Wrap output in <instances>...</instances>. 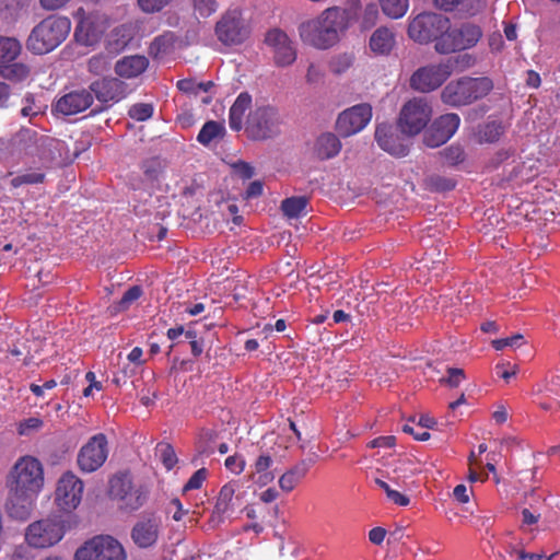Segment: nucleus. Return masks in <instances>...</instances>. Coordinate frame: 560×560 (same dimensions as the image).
<instances>
[{
	"instance_id": "cd10ccee",
	"label": "nucleus",
	"mask_w": 560,
	"mask_h": 560,
	"mask_svg": "<svg viewBox=\"0 0 560 560\" xmlns=\"http://www.w3.org/2000/svg\"><path fill=\"white\" fill-rule=\"evenodd\" d=\"M341 150V142L331 132L320 135L315 142L314 151L320 160H328L336 156Z\"/></svg>"
},
{
	"instance_id": "de8ad7c7",
	"label": "nucleus",
	"mask_w": 560,
	"mask_h": 560,
	"mask_svg": "<svg viewBox=\"0 0 560 560\" xmlns=\"http://www.w3.org/2000/svg\"><path fill=\"white\" fill-rule=\"evenodd\" d=\"M158 451L160 452L161 460L167 470H171L177 463V457L174 448L170 444H159Z\"/></svg>"
},
{
	"instance_id": "f03ea898",
	"label": "nucleus",
	"mask_w": 560,
	"mask_h": 560,
	"mask_svg": "<svg viewBox=\"0 0 560 560\" xmlns=\"http://www.w3.org/2000/svg\"><path fill=\"white\" fill-rule=\"evenodd\" d=\"M360 0H348L349 8L331 7L325 9L317 18L301 23L298 27L301 40L317 49H328L339 40L350 21L358 18Z\"/></svg>"
},
{
	"instance_id": "2eb2a0df",
	"label": "nucleus",
	"mask_w": 560,
	"mask_h": 560,
	"mask_svg": "<svg viewBox=\"0 0 560 560\" xmlns=\"http://www.w3.org/2000/svg\"><path fill=\"white\" fill-rule=\"evenodd\" d=\"M108 456L106 435L98 433L85 443L78 454V466L83 472H93L101 468Z\"/></svg>"
},
{
	"instance_id": "ea45409f",
	"label": "nucleus",
	"mask_w": 560,
	"mask_h": 560,
	"mask_svg": "<svg viewBox=\"0 0 560 560\" xmlns=\"http://www.w3.org/2000/svg\"><path fill=\"white\" fill-rule=\"evenodd\" d=\"M1 74L9 80L23 81L28 77L30 69L23 63H11L2 67Z\"/></svg>"
},
{
	"instance_id": "423d86ee",
	"label": "nucleus",
	"mask_w": 560,
	"mask_h": 560,
	"mask_svg": "<svg viewBox=\"0 0 560 560\" xmlns=\"http://www.w3.org/2000/svg\"><path fill=\"white\" fill-rule=\"evenodd\" d=\"M108 494L119 510L131 513L144 505L149 491L142 485H133L129 471H119L109 479Z\"/></svg>"
},
{
	"instance_id": "6e6d98bb",
	"label": "nucleus",
	"mask_w": 560,
	"mask_h": 560,
	"mask_svg": "<svg viewBox=\"0 0 560 560\" xmlns=\"http://www.w3.org/2000/svg\"><path fill=\"white\" fill-rule=\"evenodd\" d=\"M224 465L230 471L240 475L245 468V460L242 456L232 455L226 457Z\"/></svg>"
},
{
	"instance_id": "6e6552de",
	"label": "nucleus",
	"mask_w": 560,
	"mask_h": 560,
	"mask_svg": "<svg viewBox=\"0 0 560 560\" xmlns=\"http://www.w3.org/2000/svg\"><path fill=\"white\" fill-rule=\"evenodd\" d=\"M11 486L39 493L44 486L42 463L30 455L20 457L10 471Z\"/></svg>"
},
{
	"instance_id": "58836bf2",
	"label": "nucleus",
	"mask_w": 560,
	"mask_h": 560,
	"mask_svg": "<svg viewBox=\"0 0 560 560\" xmlns=\"http://www.w3.org/2000/svg\"><path fill=\"white\" fill-rule=\"evenodd\" d=\"M383 12L392 18L399 19L405 15L408 10V0H380Z\"/></svg>"
},
{
	"instance_id": "dca6fc26",
	"label": "nucleus",
	"mask_w": 560,
	"mask_h": 560,
	"mask_svg": "<svg viewBox=\"0 0 560 560\" xmlns=\"http://www.w3.org/2000/svg\"><path fill=\"white\" fill-rule=\"evenodd\" d=\"M452 74L448 63L429 65L419 68L410 77V88L421 93L439 89Z\"/></svg>"
},
{
	"instance_id": "e433bc0d",
	"label": "nucleus",
	"mask_w": 560,
	"mask_h": 560,
	"mask_svg": "<svg viewBox=\"0 0 560 560\" xmlns=\"http://www.w3.org/2000/svg\"><path fill=\"white\" fill-rule=\"evenodd\" d=\"M503 133V127L498 121H489L481 126L477 132L479 142L492 143L500 139Z\"/></svg>"
},
{
	"instance_id": "412c9836",
	"label": "nucleus",
	"mask_w": 560,
	"mask_h": 560,
	"mask_svg": "<svg viewBox=\"0 0 560 560\" xmlns=\"http://www.w3.org/2000/svg\"><path fill=\"white\" fill-rule=\"evenodd\" d=\"M38 493L10 485L9 497L5 502V511L11 518L26 521L30 518Z\"/></svg>"
},
{
	"instance_id": "f3484780",
	"label": "nucleus",
	"mask_w": 560,
	"mask_h": 560,
	"mask_svg": "<svg viewBox=\"0 0 560 560\" xmlns=\"http://www.w3.org/2000/svg\"><path fill=\"white\" fill-rule=\"evenodd\" d=\"M83 481L72 471L65 472L58 480L55 501L57 505L70 512L78 508L82 500Z\"/></svg>"
},
{
	"instance_id": "c85d7f7f",
	"label": "nucleus",
	"mask_w": 560,
	"mask_h": 560,
	"mask_svg": "<svg viewBox=\"0 0 560 560\" xmlns=\"http://www.w3.org/2000/svg\"><path fill=\"white\" fill-rule=\"evenodd\" d=\"M429 382H439L441 384L446 385H458L462 382L466 381V375L464 370L457 368H444V371L435 370L431 365L429 366V371L427 372Z\"/></svg>"
},
{
	"instance_id": "864d4df0",
	"label": "nucleus",
	"mask_w": 560,
	"mask_h": 560,
	"mask_svg": "<svg viewBox=\"0 0 560 560\" xmlns=\"http://www.w3.org/2000/svg\"><path fill=\"white\" fill-rule=\"evenodd\" d=\"M137 396L143 406L150 407L153 406L155 399L159 398V393L155 387H141V389L137 393Z\"/></svg>"
},
{
	"instance_id": "69168bd1",
	"label": "nucleus",
	"mask_w": 560,
	"mask_h": 560,
	"mask_svg": "<svg viewBox=\"0 0 560 560\" xmlns=\"http://www.w3.org/2000/svg\"><path fill=\"white\" fill-rule=\"evenodd\" d=\"M453 495L459 503H467L469 501L468 489L463 483L454 488Z\"/></svg>"
},
{
	"instance_id": "f8f14e48",
	"label": "nucleus",
	"mask_w": 560,
	"mask_h": 560,
	"mask_svg": "<svg viewBox=\"0 0 560 560\" xmlns=\"http://www.w3.org/2000/svg\"><path fill=\"white\" fill-rule=\"evenodd\" d=\"M74 16L78 19L74 36L83 45L96 44L108 27L106 15L98 12L86 13L80 8Z\"/></svg>"
},
{
	"instance_id": "2f4dec72",
	"label": "nucleus",
	"mask_w": 560,
	"mask_h": 560,
	"mask_svg": "<svg viewBox=\"0 0 560 560\" xmlns=\"http://www.w3.org/2000/svg\"><path fill=\"white\" fill-rule=\"evenodd\" d=\"M234 494V485L226 483L221 488L212 513L213 517H217L219 521H221L224 515L232 510V501Z\"/></svg>"
},
{
	"instance_id": "b1692460",
	"label": "nucleus",
	"mask_w": 560,
	"mask_h": 560,
	"mask_svg": "<svg viewBox=\"0 0 560 560\" xmlns=\"http://www.w3.org/2000/svg\"><path fill=\"white\" fill-rule=\"evenodd\" d=\"M93 103V94L85 89L71 91L61 96L55 108L62 115H75L88 109Z\"/></svg>"
},
{
	"instance_id": "c9c22d12",
	"label": "nucleus",
	"mask_w": 560,
	"mask_h": 560,
	"mask_svg": "<svg viewBox=\"0 0 560 560\" xmlns=\"http://www.w3.org/2000/svg\"><path fill=\"white\" fill-rule=\"evenodd\" d=\"M46 179V175L39 167L36 171H27L25 173L19 174L14 176L10 180V186L12 188H19L22 185H37L43 184Z\"/></svg>"
},
{
	"instance_id": "20e7f679",
	"label": "nucleus",
	"mask_w": 560,
	"mask_h": 560,
	"mask_svg": "<svg viewBox=\"0 0 560 560\" xmlns=\"http://www.w3.org/2000/svg\"><path fill=\"white\" fill-rule=\"evenodd\" d=\"M71 22L65 16H48L31 32L26 46L34 54L43 55L58 47L68 36Z\"/></svg>"
},
{
	"instance_id": "a878e982",
	"label": "nucleus",
	"mask_w": 560,
	"mask_h": 560,
	"mask_svg": "<svg viewBox=\"0 0 560 560\" xmlns=\"http://www.w3.org/2000/svg\"><path fill=\"white\" fill-rule=\"evenodd\" d=\"M395 46L396 35L386 26L376 28L369 39V48L375 56H388Z\"/></svg>"
},
{
	"instance_id": "774afa93",
	"label": "nucleus",
	"mask_w": 560,
	"mask_h": 560,
	"mask_svg": "<svg viewBox=\"0 0 560 560\" xmlns=\"http://www.w3.org/2000/svg\"><path fill=\"white\" fill-rule=\"evenodd\" d=\"M234 167L243 178H250L254 176L253 166L246 162H238L234 165Z\"/></svg>"
},
{
	"instance_id": "0e129e2a",
	"label": "nucleus",
	"mask_w": 560,
	"mask_h": 560,
	"mask_svg": "<svg viewBox=\"0 0 560 560\" xmlns=\"http://www.w3.org/2000/svg\"><path fill=\"white\" fill-rule=\"evenodd\" d=\"M386 536V529L383 527H374L369 532V540L374 545H381Z\"/></svg>"
},
{
	"instance_id": "39448f33",
	"label": "nucleus",
	"mask_w": 560,
	"mask_h": 560,
	"mask_svg": "<svg viewBox=\"0 0 560 560\" xmlns=\"http://www.w3.org/2000/svg\"><path fill=\"white\" fill-rule=\"evenodd\" d=\"M493 89V82L487 77L462 78L450 82L441 93L443 103L459 107L469 105L485 96Z\"/></svg>"
},
{
	"instance_id": "473e14b6",
	"label": "nucleus",
	"mask_w": 560,
	"mask_h": 560,
	"mask_svg": "<svg viewBox=\"0 0 560 560\" xmlns=\"http://www.w3.org/2000/svg\"><path fill=\"white\" fill-rule=\"evenodd\" d=\"M435 4L445 11L458 9L460 12L472 15L482 8L483 0H435Z\"/></svg>"
},
{
	"instance_id": "49530a36",
	"label": "nucleus",
	"mask_w": 560,
	"mask_h": 560,
	"mask_svg": "<svg viewBox=\"0 0 560 560\" xmlns=\"http://www.w3.org/2000/svg\"><path fill=\"white\" fill-rule=\"evenodd\" d=\"M494 374L506 383L523 382V378L518 377L515 366H511L510 364H497Z\"/></svg>"
},
{
	"instance_id": "9d476101",
	"label": "nucleus",
	"mask_w": 560,
	"mask_h": 560,
	"mask_svg": "<svg viewBox=\"0 0 560 560\" xmlns=\"http://www.w3.org/2000/svg\"><path fill=\"white\" fill-rule=\"evenodd\" d=\"M74 560H126V552L115 538L97 536L77 550Z\"/></svg>"
},
{
	"instance_id": "e2e57ef3",
	"label": "nucleus",
	"mask_w": 560,
	"mask_h": 560,
	"mask_svg": "<svg viewBox=\"0 0 560 560\" xmlns=\"http://www.w3.org/2000/svg\"><path fill=\"white\" fill-rule=\"evenodd\" d=\"M180 336H184L185 339H190L195 337V332L192 330H185L183 326H177L167 330V337L171 340H176Z\"/></svg>"
},
{
	"instance_id": "4468645a",
	"label": "nucleus",
	"mask_w": 560,
	"mask_h": 560,
	"mask_svg": "<svg viewBox=\"0 0 560 560\" xmlns=\"http://www.w3.org/2000/svg\"><path fill=\"white\" fill-rule=\"evenodd\" d=\"M215 35L224 45H238L249 35L242 12L234 9L228 10L215 24Z\"/></svg>"
},
{
	"instance_id": "a211bd4d",
	"label": "nucleus",
	"mask_w": 560,
	"mask_h": 560,
	"mask_svg": "<svg viewBox=\"0 0 560 560\" xmlns=\"http://www.w3.org/2000/svg\"><path fill=\"white\" fill-rule=\"evenodd\" d=\"M372 118V106L368 103L357 104L341 112L336 128L342 137H350L363 130Z\"/></svg>"
},
{
	"instance_id": "4d7b16f0",
	"label": "nucleus",
	"mask_w": 560,
	"mask_h": 560,
	"mask_svg": "<svg viewBox=\"0 0 560 560\" xmlns=\"http://www.w3.org/2000/svg\"><path fill=\"white\" fill-rule=\"evenodd\" d=\"M43 425L39 418H28L19 424L18 431L20 435H25L32 430H38Z\"/></svg>"
},
{
	"instance_id": "4be33fe9",
	"label": "nucleus",
	"mask_w": 560,
	"mask_h": 560,
	"mask_svg": "<svg viewBox=\"0 0 560 560\" xmlns=\"http://www.w3.org/2000/svg\"><path fill=\"white\" fill-rule=\"evenodd\" d=\"M459 124L460 118L457 114L450 113L440 116L424 135V143L430 148H438L444 144L457 131Z\"/></svg>"
},
{
	"instance_id": "680f3d73",
	"label": "nucleus",
	"mask_w": 560,
	"mask_h": 560,
	"mask_svg": "<svg viewBox=\"0 0 560 560\" xmlns=\"http://www.w3.org/2000/svg\"><path fill=\"white\" fill-rule=\"evenodd\" d=\"M129 31H130L129 27H127L126 25H120L113 31L112 36H120L121 37L120 42L117 40V45L120 48L125 47L128 44V42L130 40L131 35H130Z\"/></svg>"
},
{
	"instance_id": "3c124183",
	"label": "nucleus",
	"mask_w": 560,
	"mask_h": 560,
	"mask_svg": "<svg viewBox=\"0 0 560 560\" xmlns=\"http://www.w3.org/2000/svg\"><path fill=\"white\" fill-rule=\"evenodd\" d=\"M108 59L104 55L93 56L88 61L89 71L95 74L105 72L108 69Z\"/></svg>"
},
{
	"instance_id": "5701e85b",
	"label": "nucleus",
	"mask_w": 560,
	"mask_h": 560,
	"mask_svg": "<svg viewBox=\"0 0 560 560\" xmlns=\"http://www.w3.org/2000/svg\"><path fill=\"white\" fill-rule=\"evenodd\" d=\"M161 522L154 515L140 518L131 529V539L136 546L145 549L154 546L159 539Z\"/></svg>"
},
{
	"instance_id": "6ab92c4d",
	"label": "nucleus",
	"mask_w": 560,
	"mask_h": 560,
	"mask_svg": "<svg viewBox=\"0 0 560 560\" xmlns=\"http://www.w3.org/2000/svg\"><path fill=\"white\" fill-rule=\"evenodd\" d=\"M265 44L272 51L273 61L279 67L292 65L296 59V49L288 34L280 28L266 33Z\"/></svg>"
},
{
	"instance_id": "13d9d810",
	"label": "nucleus",
	"mask_w": 560,
	"mask_h": 560,
	"mask_svg": "<svg viewBox=\"0 0 560 560\" xmlns=\"http://www.w3.org/2000/svg\"><path fill=\"white\" fill-rule=\"evenodd\" d=\"M177 88L179 91L188 94L198 95L199 88L198 82L192 79H183L177 82Z\"/></svg>"
},
{
	"instance_id": "0eeeda50",
	"label": "nucleus",
	"mask_w": 560,
	"mask_h": 560,
	"mask_svg": "<svg viewBox=\"0 0 560 560\" xmlns=\"http://www.w3.org/2000/svg\"><path fill=\"white\" fill-rule=\"evenodd\" d=\"M448 28V18L434 12H423L410 21L408 36L419 44L435 42L438 45Z\"/></svg>"
},
{
	"instance_id": "338daca9",
	"label": "nucleus",
	"mask_w": 560,
	"mask_h": 560,
	"mask_svg": "<svg viewBox=\"0 0 560 560\" xmlns=\"http://www.w3.org/2000/svg\"><path fill=\"white\" fill-rule=\"evenodd\" d=\"M387 498L399 506H406L409 504L410 500L407 495L400 493L399 491L392 490L388 492Z\"/></svg>"
},
{
	"instance_id": "052dcab7",
	"label": "nucleus",
	"mask_w": 560,
	"mask_h": 560,
	"mask_svg": "<svg viewBox=\"0 0 560 560\" xmlns=\"http://www.w3.org/2000/svg\"><path fill=\"white\" fill-rule=\"evenodd\" d=\"M396 444V438L394 435H385V436H378L371 441L370 447H383V448H390L395 446Z\"/></svg>"
},
{
	"instance_id": "bb28decb",
	"label": "nucleus",
	"mask_w": 560,
	"mask_h": 560,
	"mask_svg": "<svg viewBox=\"0 0 560 560\" xmlns=\"http://www.w3.org/2000/svg\"><path fill=\"white\" fill-rule=\"evenodd\" d=\"M149 61L144 56H127L118 60L115 72L122 78H135L141 74L148 67Z\"/></svg>"
},
{
	"instance_id": "c756f323",
	"label": "nucleus",
	"mask_w": 560,
	"mask_h": 560,
	"mask_svg": "<svg viewBox=\"0 0 560 560\" xmlns=\"http://www.w3.org/2000/svg\"><path fill=\"white\" fill-rule=\"evenodd\" d=\"M310 469V464L305 460L300 462L295 466H293L291 469L285 471L280 478H279V487L281 490L285 492L292 491L300 482L301 480L306 476L307 471Z\"/></svg>"
},
{
	"instance_id": "aec40b11",
	"label": "nucleus",
	"mask_w": 560,
	"mask_h": 560,
	"mask_svg": "<svg viewBox=\"0 0 560 560\" xmlns=\"http://www.w3.org/2000/svg\"><path fill=\"white\" fill-rule=\"evenodd\" d=\"M378 147L389 154L402 158L409 152L407 139L398 132L396 126L382 122L376 126L374 133Z\"/></svg>"
},
{
	"instance_id": "1a4fd4ad",
	"label": "nucleus",
	"mask_w": 560,
	"mask_h": 560,
	"mask_svg": "<svg viewBox=\"0 0 560 560\" xmlns=\"http://www.w3.org/2000/svg\"><path fill=\"white\" fill-rule=\"evenodd\" d=\"M65 536L63 522L57 517H48L28 525L25 539L34 548H48L58 544Z\"/></svg>"
},
{
	"instance_id": "09e8293b",
	"label": "nucleus",
	"mask_w": 560,
	"mask_h": 560,
	"mask_svg": "<svg viewBox=\"0 0 560 560\" xmlns=\"http://www.w3.org/2000/svg\"><path fill=\"white\" fill-rule=\"evenodd\" d=\"M444 161L450 165H456L464 161L465 152L458 145H452L441 152Z\"/></svg>"
},
{
	"instance_id": "5fc2aeb1",
	"label": "nucleus",
	"mask_w": 560,
	"mask_h": 560,
	"mask_svg": "<svg viewBox=\"0 0 560 560\" xmlns=\"http://www.w3.org/2000/svg\"><path fill=\"white\" fill-rule=\"evenodd\" d=\"M352 65V57L342 55L335 58L330 63V69L334 73H342Z\"/></svg>"
},
{
	"instance_id": "72a5a7b5",
	"label": "nucleus",
	"mask_w": 560,
	"mask_h": 560,
	"mask_svg": "<svg viewBox=\"0 0 560 560\" xmlns=\"http://www.w3.org/2000/svg\"><path fill=\"white\" fill-rule=\"evenodd\" d=\"M225 135V127L222 122L207 121L197 136V140L202 145H210L212 141L220 140Z\"/></svg>"
},
{
	"instance_id": "393cba45",
	"label": "nucleus",
	"mask_w": 560,
	"mask_h": 560,
	"mask_svg": "<svg viewBox=\"0 0 560 560\" xmlns=\"http://www.w3.org/2000/svg\"><path fill=\"white\" fill-rule=\"evenodd\" d=\"M101 103L118 102L125 97V84L116 78L93 82L89 90Z\"/></svg>"
},
{
	"instance_id": "4c0bfd02",
	"label": "nucleus",
	"mask_w": 560,
	"mask_h": 560,
	"mask_svg": "<svg viewBox=\"0 0 560 560\" xmlns=\"http://www.w3.org/2000/svg\"><path fill=\"white\" fill-rule=\"evenodd\" d=\"M307 205V198L305 197H291L287 198L281 203V210L284 215L289 218H298L300 217Z\"/></svg>"
},
{
	"instance_id": "7ed1b4c3",
	"label": "nucleus",
	"mask_w": 560,
	"mask_h": 560,
	"mask_svg": "<svg viewBox=\"0 0 560 560\" xmlns=\"http://www.w3.org/2000/svg\"><path fill=\"white\" fill-rule=\"evenodd\" d=\"M48 137L39 135L36 130L23 128L16 132L9 142V149L14 164H37L50 160Z\"/></svg>"
},
{
	"instance_id": "a18cd8bd",
	"label": "nucleus",
	"mask_w": 560,
	"mask_h": 560,
	"mask_svg": "<svg viewBox=\"0 0 560 560\" xmlns=\"http://www.w3.org/2000/svg\"><path fill=\"white\" fill-rule=\"evenodd\" d=\"M194 11L198 16L208 18L218 10L215 0H192Z\"/></svg>"
},
{
	"instance_id": "f704fd0d",
	"label": "nucleus",
	"mask_w": 560,
	"mask_h": 560,
	"mask_svg": "<svg viewBox=\"0 0 560 560\" xmlns=\"http://www.w3.org/2000/svg\"><path fill=\"white\" fill-rule=\"evenodd\" d=\"M21 52V44L12 37L0 36V62H11Z\"/></svg>"
},
{
	"instance_id": "37998d69",
	"label": "nucleus",
	"mask_w": 560,
	"mask_h": 560,
	"mask_svg": "<svg viewBox=\"0 0 560 560\" xmlns=\"http://www.w3.org/2000/svg\"><path fill=\"white\" fill-rule=\"evenodd\" d=\"M428 186L436 191H447L455 187L456 183L452 178H446L440 175H431L427 179Z\"/></svg>"
},
{
	"instance_id": "a19ab883",
	"label": "nucleus",
	"mask_w": 560,
	"mask_h": 560,
	"mask_svg": "<svg viewBox=\"0 0 560 560\" xmlns=\"http://www.w3.org/2000/svg\"><path fill=\"white\" fill-rule=\"evenodd\" d=\"M154 107L149 103H137L133 104L129 110L128 115L130 118L137 121H145L150 119L153 115Z\"/></svg>"
},
{
	"instance_id": "c03bdc74",
	"label": "nucleus",
	"mask_w": 560,
	"mask_h": 560,
	"mask_svg": "<svg viewBox=\"0 0 560 560\" xmlns=\"http://www.w3.org/2000/svg\"><path fill=\"white\" fill-rule=\"evenodd\" d=\"M142 295V289L139 285L129 288L117 304L116 310L118 312L129 308V306L136 302Z\"/></svg>"
},
{
	"instance_id": "f257e3e1",
	"label": "nucleus",
	"mask_w": 560,
	"mask_h": 560,
	"mask_svg": "<svg viewBox=\"0 0 560 560\" xmlns=\"http://www.w3.org/2000/svg\"><path fill=\"white\" fill-rule=\"evenodd\" d=\"M252 95L242 92L229 110V125L233 131L244 129L246 137L254 141H267L281 133L283 118L279 109L265 102L252 104Z\"/></svg>"
},
{
	"instance_id": "ddd939ff",
	"label": "nucleus",
	"mask_w": 560,
	"mask_h": 560,
	"mask_svg": "<svg viewBox=\"0 0 560 560\" xmlns=\"http://www.w3.org/2000/svg\"><path fill=\"white\" fill-rule=\"evenodd\" d=\"M481 36L482 32L480 27L475 24L466 23L458 28H452L450 25L446 35H444L434 48L440 54H451L475 46Z\"/></svg>"
},
{
	"instance_id": "7c9ffc66",
	"label": "nucleus",
	"mask_w": 560,
	"mask_h": 560,
	"mask_svg": "<svg viewBox=\"0 0 560 560\" xmlns=\"http://www.w3.org/2000/svg\"><path fill=\"white\" fill-rule=\"evenodd\" d=\"M273 460L270 455L261 454L257 457L253 466V480L260 485L266 486L273 481L275 474L270 470Z\"/></svg>"
},
{
	"instance_id": "8fccbe9b",
	"label": "nucleus",
	"mask_w": 560,
	"mask_h": 560,
	"mask_svg": "<svg viewBox=\"0 0 560 560\" xmlns=\"http://www.w3.org/2000/svg\"><path fill=\"white\" fill-rule=\"evenodd\" d=\"M208 470L206 468H200L196 470L192 476L185 483L183 491L187 492L189 490H196L201 488L202 483L207 479Z\"/></svg>"
},
{
	"instance_id": "9b49d317",
	"label": "nucleus",
	"mask_w": 560,
	"mask_h": 560,
	"mask_svg": "<svg viewBox=\"0 0 560 560\" xmlns=\"http://www.w3.org/2000/svg\"><path fill=\"white\" fill-rule=\"evenodd\" d=\"M432 108L423 97H415L408 101L399 114V127L401 132L409 136L418 135L430 121Z\"/></svg>"
},
{
	"instance_id": "79ce46f5",
	"label": "nucleus",
	"mask_w": 560,
	"mask_h": 560,
	"mask_svg": "<svg viewBox=\"0 0 560 560\" xmlns=\"http://www.w3.org/2000/svg\"><path fill=\"white\" fill-rule=\"evenodd\" d=\"M378 19V8L375 3H368L360 18L361 27L369 30L373 27Z\"/></svg>"
},
{
	"instance_id": "603ef678",
	"label": "nucleus",
	"mask_w": 560,
	"mask_h": 560,
	"mask_svg": "<svg viewBox=\"0 0 560 560\" xmlns=\"http://www.w3.org/2000/svg\"><path fill=\"white\" fill-rule=\"evenodd\" d=\"M524 337L521 334H516L509 338L495 339L492 341V347L495 350H502L505 347H520L523 343Z\"/></svg>"
},
{
	"instance_id": "bf43d9fd",
	"label": "nucleus",
	"mask_w": 560,
	"mask_h": 560,
	"mask_svg": "<svg viewBox=\"0 0 560 560\" xmlns=\"http://www.w3.org/2000/svg\"><path fill=\"white\" fill-rule=\"evenodd\" d=\"M521 515H522V524H521V528H525V527H529L532 525H535L539 518H540V514L539 513H535V512H532L529 509L525 508L521 511Z\"/></svg>"
}]
</instances>
